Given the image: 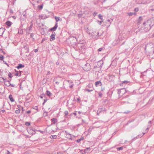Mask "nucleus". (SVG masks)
<instances>
[{"mask_svg": "<svg viewBox=\"0 0 154 154\" xmlns=\"http://www.w3.org/2000/svg\"><path fill=\"white\" fill-rule=\"evenodd\" d=\"M154 25V18H152L144 22L141 27V29L145 32L149 31L151 28L152 26Z\"/></svg>", "mask_w": 154, "mask_h": 154, "instance_id": "obj_1", "label": "nucleus"}, {"mask_svg": "<svg viewBox=\"0 0 154 154\" xmlns=\"http://www.w3.org/2000/svg\"><path fill=\"white\" fill-rule=\"evenodd\" d=\"M145 50L149 54H153L154 53V44L152 43H148L145 47Z\"/></svg>", "mask_w": 154, "mask_h": 154, "instance_id": "obj_2", "label": "nucleus"}, {"mask_svg": "<svg viewBox=\"0 0 154 154\" xmlns=\"http://www.w3.org/2000/svg\"><path fill=\"white\" fill-rule=\"evenodd\" d=\"M84 65L82 67L83 69L85 71H88L91 69V66L89 63L85 62Z\"/></svg>", "mask_w": 154, "mask_h": 154, "instance_id": "obj_3", "label": "nucleus"}, {"mask_svg": "<svg viewBox=\"0 0 154 154\" xmlns=\"http://www.w3.org/2000/svg\"><path fill=\"white\" fill-rule=\"evenodd\" d=\"M103 63L101 65L99 66H94V68L93 69V71H95L96 72H99V71L100 70L101 68V65H102Z\"/></svg>", "mask_w": 154, "mask_h": 154, "instance_id": "obj_4", "label": "nucleus"}, {"mask_svg": "<svg viewBox=\"0 0 154 154\" xmlns=\"http://www.w3.org/2000/svg\"><path fill=\"white\" fill-rule=\"evenodd\" d=\"M126 92L125 88H122L118 90V93L119 95H123Z\"/></svg>", "mask_w": 154, "mask_h": 154, "instance_id": "obj_5", "label": "nucleus"}, {"mask_svg": "<svg viewBox=\"0 0 154 154\" xmlns=\"http://www.w3.org/2000/svg\"><path fill=\"white\" fill-rule=\"evenodd\" d=\"M55 33L54 32H52V34L50 36V41H52L55 40Z\"/></svg>", "mask_w": 154, "mask_h": 154, "instance_id": "obj_6", "label": "nucleus"}, {"mask_svg": "<svg viewBox=\"0 0 154 154\" xmlns=\"http://www.w3.org/2000/svg\"><path fill=\"white\" fill-rule=\"evenodd\" d=\"M105 108H99L97 111V115H99L100 113L102 111L105 110Z\"/></svg>", "mask_w": 154, "mask_h": 154, "instance_id": "obj_7", "label": "nucleus"}, {"mask_svg": "<svg viewBox=\"0 0 154 154\" xmlns=\"http://www.w3.org/2000/svg\"><path fill=\"white\" fill-rule=\"evenodd\" d=\"M58 27L57 23H56L54 26L50 29L51 31H55L56 30Z\"/></svg>", "mask_w": 154, "mask_h": 154, "instance_id": "obj_8", "label": "nucleus"}, {"mask_svg": "<svg viewBox=\"0 0 154 154\" xmlns=\"http://www.w3.org/2000/svg\"><path fill=\"white\" fill-rule=\"evenodd\" d=\"M129 82L128 81H124L122 82V83L120 84V85L121 86H123L124 85H125Z\"/></svg>", "mask_w": 154, "mask_h": 154, "instance_id": "obj_9", "label": "nucleus"}, {"mask_svg": "<svg viewBox=\"0 0 154 154\" xmlns=\"http://www.w3.org/2000/svg\"><path fill=\"white\" fill-rule=\"evenodd\" d=\"M96 86H101L102 85V83L100 81H98L96 82L95 83Z\"/></svg>", "mask_w": 154, "mask_h": 154, "instance_id": "obj_10", "label": "nucleus"}, {"mask_svg": "<svg viewBox=\"0 0 154 154\" xmlns=\"http://www.w3.org/2000/svg\"><path fill=\"white\" fill-rule=\"evenodd\" d=\"M5 85L7 86H9L11 84L9 81H5Z\"/></svg>", "mask_w": 154, "mask_h": 154, "instance_id": "obj_11", "label": "nucleus"}, {"mask_svg": "<svg viewBox=\"0 0 154 154\" xmlns=\"http://www.w3.org/2000/svg\"><path fill=\"white\" fill-rule=\"evenodd\" d=\"M5 31V29L3 28H0V36L3 35Z\"/></svg>", "mask_w": 154, "mask_h": 154, "instance_id": "obj_12", "label": "nucleus"}, {"mask_svg": "<svg viewBox=\"0 0 154 154\" xmlns=\"http://www.w3.org/2000/svg\"><path fill=\"white\" fill-rule=\"evenodd\" d=\"M24 67V65L22 64L21 63H20L18 64V65L17 66V68L18 69H20L22 68H23Z\"/></svg>", "mask_w": 154, "mask_h": 154, "instance_id": "obj_13", "label": "nucleus"}, {"mask_svg": "<svg viewBox=\"0 0 154 154\" xmlns=\"http://www.w3.org/2000/svg\"><path fill=\"white\" fill-rule=\"evenodd\" d=\"M32 30V28L28 27L26 29V33L28 34H29V33L31 32V31Z\"/></svg>", "mask_w": 154, "mask_h": 154, "instance_id": "obj_14", "label": "nucleus"}, {"mask_svg": "<svg viewBox=\"0 0 154 154\" xmlns=\"http://www.w3.org/2000/svg\"><path fill=\"white\" fill-rule=\"evenodd\" d=\"M150 2L148 0H146L145 1H143L140 4L146 5L149 3Z\"/></svg>", "mask_w": 154, "mask_h": 154, "instance_id": "obj_15", "label": "nucleus"}, {"mask_svg": "<svg viewBox=\"0 0 154 154\" xmlns=\"http://www.w3.org/2000/svg\"><path fill=\"white\" fill-rule=\"evenodd\" d=\"M9 98L11 102H13L14 101V100L13 99L12 96L11 94H10L9 95Z\"/></svg>", "mask_w": 154, "mask_h": 154, "instance_id": "obj_16", "label": "nucleus"}, {"mask_svg": "<svg viewBox=\"0 0 154 154\" xmlns=\"http://www.w3.org/2000/svg\"><path fill=\"white\" fill-rule=\"evenodd\" d=\"M142 20H143V19H142V17L140 16L139 17V19L137 20V23L138 24H139L141 22Z\"/></svg>", "mask_w": 154, "mask_h": 154, "instance_id": "obj_17", "label": "nucleus"}, {"mask_svg": "<svg viewBox=\"0 0 154 154\" xmlns=\"http://www.w3.org/2000/svg\"><path fill=\"white\" fill-rule=\"evenodd\" d=\"M51 121L52 123L55 124L57 122V119L55 118H53L51 119Z\"/></svg>", "mask_w": 154, "mask_h": 154, "instance_id": "obj_18", "label": "nucleus"}, {"mask_svg": "<svg viewBox=\"0 0 154 154\" xmlns=\"http://www.w3.org/2000/svg\"><path fill=\"white\" fill-rule=\"evenodd\" d=\"M67 138L70 140L72 139V135L70 134H68V135H66Z\"/></svg>", "mask_w": 154, "mask_h": 154, "instance_id": "obj_19", "label": "nucleus"}, {"mask_svg": "<svg viewBox=\"0 0 154 154\" xmlns=\"http://www.w3.org/2000/svg\"><path fill=\"white\" fill-rule=\"evenodd\" d=\"M5 24L8 26L9 27L11 26L12 24V23L9 21H8L6 22Z\"/></svg>", "mask_w": 154, "mask_h": 154, "instance_id": "obj_20", "label": "nucleus"}, {"mask_svg": "<svg viewBox=\"0 0 154 154\" xmlns=\"http://www.w3.org/2000/svg\"><path fill=\"white\" fill-rule=\"evenodd\" d=\"M40 18L42 19H45L47 18L46 15H41L40 16Z\"/></svg>", "mask_w": 154, "mask_h": 154, "instance_id": "obj_21", "label": "nucleus"}, {"mask_svg": "<svg viewBox=\"0 0 154 154\" xmlns=\"http://www.w3.org/2000/svg\"><path fill=\"white\" fill-rule=\"evenodd\" d=\"M16 73L15 74V75L16 76H20L21 75V72H18V71H16Z\"/></svg>", "mask_w": 154, "mask_h": 154, "instance_id": "obj_22", "label": "nucleus"}, {"mask_svg": "<svg viewBox=\"0 0 154 154\" xmlns=\"http://www.w3.org/2000/svg\"><path fill=\"white\" fill-rule=\"evenodd\" d=\"M84 137H81L80 139H78L76 140V141L77 143H79L82 140H84Z\"/></svg>", "mask_w": 154, "mask_h": 154, "instance_id": "obj_23", "label": "nucleus"}, {"mask_svg": "<svg viewBox=\"0 0 154 154\" xmlns=\"http://www.w3.org/2000/svg\"><path fill=\"white\" fill-rule=\"evenodd\" d=\"M46 94L49 97H50L51 94V93L50 92L48 91H46Z\"/></svg>", "mask_w": 154, "mask_h": 154, "instance_id": "obj_24", "label": "nucleus"}, {"mask_svg": "<svg viewBox=\"0 0 154 154\" xmlns=\"http://www.w3.org/2000/svg\"><path fill=\"white\" fill-rule=\"evenodd\" d=\"M128 14L129 16H131L133 15L136 14V12L132 13V12H130L128 13Z\"/></svg>", "mask_w": 154, "mask_h": 154, "instance_id": "obj_25", "label": "nucleus"}, {"mask_svg": "<svg viewBox=\"0 0 154 154\" xmlns=\"http://www.w3.org/2000/svg\"><path fill=\"white\" fill-rule=\"evenodd\" d=\"M98 17H99V18L101 20H102V21H103V16L100 14H99L98 15Z\"/></svg>", "mask_w": 154, "mask_h": 154, "instance_id": "obj_26", "label": "nucleus"}, {"mask_svg": "<svg viewBox=\"0 0 154 154\" xmlns=\"http://www.w3.org/2000/svg\"><path fill=\"white\" fill-rule=\"evenodd\" d=\"M55 19L56 21V23H57L58 21H60V18L59 17H55Z\"/></svg>", "mask_w": 154, "mask_h": 154, "instance_id": "obj_27", "label": "nucleus"}, {"mask_svg": "<svg viewBox=\"0 0 154 154\" xmlns=\"http://www.w3.org/2000/svg\"><path fill=\"white\" fill-rule=\"evenodd\" d=\"M57 138V136L56 135H51L50 136V138H53L54 139H56Z\"/></svg>", "mask_w": 154, "mask_h": 154, "instance_id": "obj_28", "label": "nucleus"}, {"mask_svg": "<svg viewBox=\"0 0 154 154\" xmlns=\"http://www.w3.org/2000/svg\"><path fill=\"white\" fill-rule=\"evenodd\" d=\"M43 5H38V8L39 9L41 10L43 8Z\"/></svg>", "mask_w": 154, "mask_h": 154, "instance_id": "obj_29", "label": "nucleus"}, {"mask_svg": "<svg viewBox=\"0 0 154 154\" xmlns=\"http://www.w3.org/2000/svg\"><path fill=\"white\" fill-rule=\"evenodd\" d=\"M4 56L2 55H0V60H3Z\"/></svg>", "mask_w": 154, "mask_h": 154, "instance_id": "obj_30", "label": "nucleus"}, {"mask_svg": "<svg viewBox=\"0 0 154 154\" xmlns=\"http://www.w3.org/2000/svg\"><path fill=\"white\" fill-rule=\"evenodd\" d=\"M150 128V125H148L147 128L145 130L146 133H147L148 132V131L149 130Z\"/></svg>", "mask_w": 154, "mask_h": 154, "instance_id": "obj_31", "label": "nucleus"}, {"mask_svg": "<svg viewBox=\"0 0 154 154\" xmlns=\"http://www.w3.org/2000/svg\"><path fill=\"white\" fill-rule=\"evenodd\" d=\"M112 19H108L107 20V22H108L109 23V24L110 25L111 23L112 22Z\"/></svg>", "mask_w": 154, "mask_h": 154, "instance_id": "obj_32", "label": "nucleus"}, {"mask_svg": "<svg viewBox=\"0 0 154 154\" xmlns=\"http://www.w3.org/2000/svg\"><path fill=\"white\" fill-rule=\"evenodd\" d=\"M18 32L20 34H22L23 33V31L22 29H19Z\"/></svg>", "mask_w": 154, "mask_h": 154, "instance_id": "obj_33", "label": "nucleus"}, {"mask_svg": "<svg viewBox=\"0 0 154 154\" xmlns=\"http://www.w3.org/2000/svg\"><path fill=\"white\" fill-rule=\"evenodd\" d=\"M20 112V109H18V110H16L15 111V112L17 114L19 113Z\"/></svg>", "mask_w": 154, "mask_h": 154, "instance_id": "obj_34", "label": "nucleus"}, {"mask_svg": "<svg viewBox=\"0 0 154 154\" xmlns=\"http://www.w3.org/2000/svg\"><path fill=\"white\" fill-rule=\"evenodd\" d=\"M30 123L29 122H26L25 123V125L26 126H29L30 125Z\"/></svg>", "mask_w": 154, "mask_h": 154, "instance_id": "obj_35", "label": "nucleus"}, {"mask_svg": "<svg viewBox=\"0 0 154 154\" xmlns=\"http://www.w3.org/2000/svg\"><path fill=\"white\" fill-rule=\"evenodd\" d=\"M8 76H9V77L10 78H11L12 77V74L11 72H9L8 73Z\"/></svg>", "mask_w": 154, "mask_h": 154, "instance_id": "obj_36", "label": "nucleus"}, {"mask_svg": "<svg viewBox=\"0 0 154 154\" xmlns=\"http://www.w3.org/2000/svg\"><path fill=\"white\" fill-rule=\"evenodd\" d=\"M123 149V148L122 147H118L117 148V150L118 151H120L122 150Z\"/></svg>", "mask_w": 154, "mask_h": 154, "instance_id": "obj_37", "label": "nucleus"}, {"mask_svg": "<svg viewBox=\"0 0 154 154\" xmlns=\"http://www.w3.org/2000/svg\"><path fill=\"white\" fill-rule=\"evenodd\" d=\"M99 97H101L102 96V94L101 92H99L98 93Z\"/></svg>", "mask_w": 154, "mask_h": 154, "instance_id": "obj_38", "label": "nucleus"}, {"mask_svg": "<svg viewBox=\"0 0 154 154\" xmlns=\"http://www.w3.org/2000/svg\"><path fill=\"white\" fill-rule=\"evenodd\" d=\"M103 21H102V20L100 21L99 20H98L97 21V23L99 24V25H101L102 24V23L103 22Z\"/></svg>", "mask_w": 154, "mask_h": 154, "instance_id": "obj_39", "label": "nucleus"}, {"mask_svg": "<svg viewBox=\"0 0 154 154\" xmlns=\"http://www.w3.org/2000/svg\"><path fill=\"white\" fill-rule=\"evenodd\" d=\"M142 135V134H139L136 137V138H140L141 137H142V136H141Z\"/></svg>", "mask_w": 154, "mask_h": 154, "instance_id": "obj_40", "label": "nucleus"}, {"mask_svg": "<svg viewBox=\"0 0 154 154\" xmlns=\"http://www.w3.org/2000/svg\"><path fill=\"white\" fill-rule=\"evenodd\" d=\"M26 12H24L23 13V17H25V18H26Z\"/></svg>", "mask_w": 154, "mask_h": 154, "instance_id": "obj_41", "label": "nucleus"}, {"mask_svg": "<svg viewBox=\"0 0 154 154\" xmlns=\"http://www.w3.org/2000/svg\"><path fill=\"white\" fill-rule=\"evenodd\" d=\"M149 11H154V8H152V7H150V8L149 9Z\"/></svg>", "mask_w": 154, "mask_h": 154, "instance_id": "obj_42", "label": "nucleus"}, {"mask_svg": "<svg viewBox=\"0 0 154 154\" xmlns=\"http://www.w3.org/2000/svg\"><path fill=\"white\" fill-rule=\"evenodd\" d=\"M134 10L136 12H137L139 11V9L138 8H136L134 9Z\"/></svg>", "mask_w": 154, "mask_h": 154, "instance_id": "obj_43", "label": "nucleus"}, {"mask_svg": "<svg viewBox=\"0 0 154 154\" xmlns=\"http://www.w3.org/2000/svg\"><path fill=\"white\" fill-rule=\"evenodd\" d=\"M46 40H47V39L46 38H43L42 39V40L41 42V43L45 41Z\"/></svg>", "mask_w": 154, "mask_h": 154, "instance_id": "obj_44", "label": "nucleus"}, {"mask_svg": "<svg viewBox=\"0 0 154 154\" xmlns=\"http://www.w3.org/2000/svg\"><path fill=\"white\" fill-rule=\"evenodd\" d=\"M103 48H100L98 49V51H101L103 50Z\"/></svg>", "mask_w": 154, "mask_h": 154, "instance_id": "obj_45", "label": "nucleus"}, {"mask_svg": "<svg viewBox=\"0 0 154 154\" xmlns=\"http://www.w3.org/2000/svg\"><path fill=\"white\" fill-rule=\"evenodd\" d=\"M64 113L65 114V116H66L68 114V112L67 111H65Z\"/></svg>", "mask_w": 154, "mask_h": 154, "instance_id": "obj_46", "label": "nucleus"}, {"mask_svg": "<svg viewBox=\"0 0 154 154\" xmlns=\"http://www.w3.org/2000/svg\"><path fill=\"white\" fill-rule=\"evenodd\" d=\"M151 124H152V122H151V121H149V122H148V125H150V127H151Z\"/></svg>", "mask_w": 154, "mask_h": 154, "instance_id": "obj_47", "label": "nucleus"}, {"mask_svg": "<svg viewBox=\"0 0 154 154\" xmlns=\"http://www.w3.org/2000/svg\"><path fill=\"white\" fill-rule=\"evenodd\" d=\"M130 112V111H127L125 112H124V113L125 114H128Z\"/></svg>", "mask_w": 154, "mask_h": 154, "instance_id": "obj_48", "label": "nucleus"}, {"mask_svg": "<svg viewBox=\"0 0 154 154\" xmlns=\"http://www.w3.org/2000/svg\"><path fill=\"white\" fill-rule=\"evenodd\" d=\"M91 149L90 147L89 148H86L85 150V152L86 150H90Z\"/></svg>", "mask_w": 154, "mask_h": 154, "instance_id": "obj_49", "label": "nucleus"}, {"mask_svg": "<svg viewBox=\"0 0 154 154\" xmlns=\"http://www.w3.org/2000/svg\"><path fill=\"white\" fill-rule=\"evenodd\" d=\"M45 96L44 94H42L40 96V97L41 98H43V97Z\"/></svg>", "mask_w": 154, "mask_h": 154, "instance_id": "obj_50", "label": "nucleus"}, {"mask_svg": "<svg viewBox=\"0 0 154 154\" xmlns=\"http://www.w3.org/2000/svg\"><path fill=\"white\" fill-rule=\"evenodd\" d=\"M65 134L66 135H68V134H69V133H68L66 131H65Z\"/></svg>", "mask_w": 154, "mask_h": 154, "instance_id": "obj_51", "label": "nucleus"}, {"mask_svg": "<svg viewBox=\"0 0 154 154\" xmlns=\"http://www.w3.org/2000/svg\"><path fill=\"white\" fill-rule=\"evenodd\" d=\"M128 95H127V96H126L125 97H123V98L122 99V100H124V99L127 98H128Z\"/></svg>", "mask_w": 154, "mask_h": 154, "instance_id": "obj_52", "label": "nucleus"}, {"mask_svg": "<svg viewBox=\"0 0 154 154\" xmlns=\"http://www.w3.org/2000/svg\"><path fill=\"white\" fill-rule=\"evenodd\" d=\"M3 61L5 62V64L6 65H7V66L8 67H9V65L7 63H6V62H5L4 60H3Z\"/></svg>", "mask_w": 154, "mask_h": 154, "instance_id": "obj_53", "label": "nucleus"}, {"mask_svg": "<svg viewBox=\"0 0 154 154\" xmlns=\"http://www.w3.org/2000/svg\"><path fill=\"white\" fill-rule=\"evenodd\" d=\"M86 91L88 92L91 91H93V90H90L89 89H87Z\"/></svg>", "mask_w": 154, "mask_h": 154, "instance_id": "obj_54", "label": "nucleus"}, {"mask_svg": "<svg viewBox=\"0 0 154 154\" xmlns=\"http://www.w3.org/2000/svg\"><path fill=\"white\" fill-rule=\"evenodd\" d=\"M34 109L36 110H38V107L37 106H35L34 107Z\"/></svg>", "mask_w": 154, "mask_h": 154, "instance_id": "obj_55", "label": "nucleus"}, {"mask_svg": "<svg viewBox=\"0 0 154 154\" xmlns=\"http://www.w3.org/2000/svg\"><path fill=\"white\" fill-rule=\"evenodd\" d=\"M34 36V34L33 33H31L30 34V37L31 38H32Z\"/></svg>", "mask_w": 154, "mask_h": 154, "instance_id": "obj_56", "label": "nucleus"}, {"mask_svg": "<svg viewBox=\"0 0 154 154\" xmlns=\"http://www.w3.org/2000/svg\"><path fill=\"white\" fill-rule=\"evenodd\" d=\"M26 112L27 113L29 114L31 112V111L30 110H28V111H27V112Z\"/></svg>", "mask_w": 154, "mask_h": 154, "instance_id": "obj_57", "label": "nucleus"}, {"mask_svg": "<svg viewBox=\"0 0 154 154\" xmlns=\"http://www.w3.org/2000/svg\"><path fill=\"white\" fill-rule=\"evenodd\" d=\"M32 25H33V24H32V23L31 22V25L29 27L32 28Z\"/></svg>", "mask_w": 154, "mask_h": 154, "instance_id": "obj_58", "label": "nucleus"}, {"mask_svg": "<svg viewBox=\"0 0 154 154\" xmlns=\"http://www.w3.org/2000/svg\"><path fill=\"white\" fill-rule=\"evenodd\" d=\"M48 100L47 99H45L44 100V103H45Z\"/></svg>", "mask_w": 154, "mask_h": 154, "instance_id": "obj_59", "label": "nucleus"}, {"mask_svg": "<svg viewBox=\"0 0 154 154\" xmlns=\"http://www.w3.org/2000/svg\"><path fill=\"white\" fill-rule=\"evenodd\" d=\"M10 13H11V14H12L13 13V11L12 10H10Z\"/></svg>", "mask_w": 154, "mask_h": 154, "instance_id": "obj_60", "label": "nucleus"}, {"mask_svg": "<svg viewBox=\"0 0 154 154\" xmlns=\"http://www.w3.org/2000/svg\"><path fill=\"white\" fill-rule=\"evenodd\" d=\"M106 0H100L102 2H104Z\"/></svg>", "mask_w": 154, "mask_h": 154, "instance_id": "obj_61", "label": "nucleus"}, {"mask_svg": "<svg viewBox=\"0 0 154 154\" xmlns=\"http://www.w3.org/2000/svg\"><path fill=\"white\" fill-rule=\"evenodd\" d=\"M97 14V13L96 12H94L93 14L94 15H95Z\"/></svg>", "mask_w": 154, "mask_h": 154, "instance_id": "obj_62", "label": "nucleus"}, {"mask_svg": "<svg viewBox=\"0 0 154 154\" xmlns=\"http://www.w3.org/2000/svg\"><path fill=\"white\" fill-rule=\"evenodd\" d=\"M38 51V50L37 49H35L34 50V52H37Z\"/></svg>", "mask_w": 154, "mask_h": 154, "instance_id": "obj_63", "label": "nucleus"}, {"mask_svg": "<svg viewBox=\"0 0 154 154\" xmlns=\"http://www.w3.org/2000/svg\"><path fill=\"white\" fill-rule=\"evenodd\" d=\"M82 122L83 123H85V121L84 120L82 119Z\"/></svg>", "mask_w": 154, "mask_h": 154, "instance_id": "obj_64", "label": "nucleus"}]
</instances>
